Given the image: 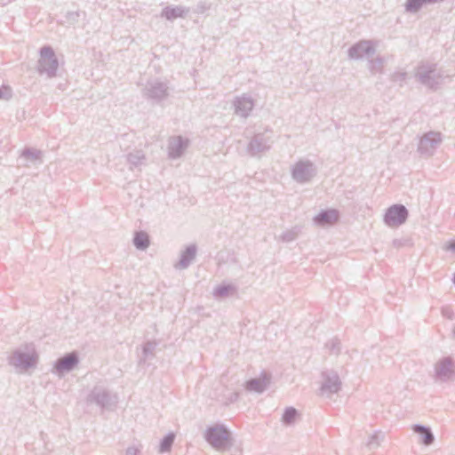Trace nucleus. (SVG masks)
<instances>
[{
	"label": "nucleus",
	"instance_id": "nucleus-1",
	"mask_svg": "<svg viewBox=\"0 0 455 455\" xmlns=\"http://www.w3.org/2000/svg\"><path fill=\"white\" fill-rule=\"evenodd\" d=\"M206 442L218 451H228L234 445L232 434L222 424L208 427L204 432Z\"/></svg>",
	"mask_w": 455,
	"mask_h": 455
},
{
	"label": "nucleus",
	"instance_id": "nucleus-2",
	"mask_svg": "<svg viewBox=\"0 0 455 455\" xmlns=\"http://www.w3.org/2000/svg\"><path fill=\"white\" fill-rule=\"evenodd\" d=\"M448 76H444L443 72L433 63H421L415 71L416 80L432 91H436L443 79Z\"/></svg>",
	"mask_w": 455,
	"mask_h": 455
},
{
	"label": "nucleus",
	"instance_id": "nucleus-3",
	"mask_svg": "<svg viewBox=\"0 0 455 455\" xmlns=\"http://www.w3.org/2000/svg\"><path fill=\"white\" fill-rule=\"evenodd\" d=\"M38 355L34 348L25 350L22 348L15 349L9 356L8 363L19 371H25L36 366Z\"/></svg>",
	"mask_w": 455,
	"mask_h": 455
},
{
	"label": "nucleus",
	"instance_id": "nucleus-4",
	"mask_svg": "<svg viewBox=\"0 0 455 455\" xmlns=\"http://www.w3.org/2000/svg\"><path fill=\"white\" fill-rule=\"evenodd\" d=\"M432 378L435 383H448L455 380V360L453 357L443 356L433 367Z\"/></svg>",
	"mask_w": 455,
	"mask_h": 455
},
{
	"label": "nucleus",
	"instance_id": "nucleus-5",
	"mask_svg": "<svg viewBox=\"0 0 455 455\" xmlns=\"http://www.w3.org/2000/svg\"><path fill=\"white\" fill-rule=\"evenodd\" d=\"M86 402L94 403L102 410H112L117 403V396L102 386H95L88 395Z\"/></svg>",
	"mask_w": 455,
	"mask_h": 455
},
{
	"label": "nucleus",
	"instance_id": "nucleus-6",
	"mask_svg": "<svg viewBox=\"0 0 455 455\" xmlns=\"http://www.w3.org/2000/svg\"><path fill=\"white\" fill-rule=\"evenodd\" d=\"M59 61L53 49L45 45L40 49V58L37 70L39 74H46L47 77L52 78L57 76Z\"/></svg>",
	"mask_w": 455,
	"mask_h": 455
},
{
	"label": "nucleus",
	"instance_id": "nucleus-7",
	"mask_svg": "<svg viewBox=\"0 0 455 455\" xmlns=\"http://www.w3.org/2000/svg\"><path fill=\"white\" fill-rule=\"evenodd\" d=\"M274 143L272 131L256 133L247 145L246 151L251 156H256L268 151Z\"/></svg>",
	"mask_w": 455,
	"mask_h": 455
},
{
	"label": "nucleus",
	"instance_id": "nucleus-8",
	"mask_svg": "<svg viewBox=\"0 0 455 455\" xmlns=\"http://www.w3.org/2000/svg\"><path fill=\"white\" fill-rule=\"evenodd\" d=\"M443 137L439 132L430 131L424 133L418 144V152L424 157L432 156L442 143Z\"/></svg>",
	"mask_w": 455,
	"mask_h": 455
},
{
	"label": "nucleus",
	"instance_id": "nucleus-9",
	"mask_svg": "<svg viewBox=\"0 0 455 455\" xmlns=\"http://www.w3.org/2000/svg\"><path fill=\"white\" fill-rule=\"evenodd\" d=\"M316 175V168L309 160H299L291 168V177L298 183L309 182Z\"/></svg>",
	"mask_w": 455,
	"mask_h": 455
},
{
	"label": "nucleus",
	"instance_id": "nucleus-10",
	"mask_svg": "<svg viewBox=\"0 0 455 455\" xmlns=\"http://www.w3.org/2000/svg\"><path fill=\"white\" fill-rule=\"evenodd\" d=\"M322 384L320 394L330 397L333 394H337L341 388V380L337 371L333 370H326L322 371Z\"/></svg>",
	"mask_w": 455,
	"mask_h": 455
},
{
	"label": "nucleus",
	"instance_id": "nucleus-11",
	"mask_svg": "<svg viewBox=\"0 0 455 455\" xmlns=\"http://www.w3.org/2000/svg\"><path fill=\"white\" fill-rule=\"evenodd\" d=\"M79 363V355L76 351L65 354L58 358L52 368V373L59 377L64 376L66 373L72 371Z\"/></svg>",
	"mask_w": 455,
	"mask_h": 455
},
{
	"label": "nucleus",
	"instance_id": "nucleus-12",
	"mask_svg": "<svg viewBox=\"0 0 455 455\" xmlns=\"http://www.w3.org/2000/svg\"><path fill=\"white\" fill-rule=\"evenodd\" d=\"M143 95L158 103L169 96V87L165 83L158 80L149 81L143 89Z\"/></svg>",
	"mask_w": 455,
	"mask_h": 455
},
{
	"label": "nucleus",
	"instance_id": "nucleus-13",
	"mask_svg": "<svg viewBox=\"0 0 455 455\" xmlns=\"http://www.w3.org/2000/svg\"><path fill=\"white\" fill-rule=\"evenodd\" d=\"M409 212L403 204H394L387 210L384 222L391 228L399 227L406 221Z\"/></svg>",
	"mask_w": 455,
	"mask_h": 455
},
{
	"label": "nucleus",
	"instance_id": "nucleus-14",
	"mask_svg": "<svg viewBox=\"0 0 455 455\" xmlns=\"http://www.w3.org/2000/svg\"><path fill=\"white\" fill-rule=\"evenodd\" d=\"M19 166L29 168L37 166L43 163V152L39 149L27 147L18 157Z\"/></svg>",
	"mask_w": 455,
	"mask_h": 455
},
{
	"label": "nucleus",
	"instance_id": "nucleus-15",
	"mask_svg": "<svg viewBox=\"0 0 455 455\" xmlns=\"http://www.w3.org/2000/svg\"><path fill=\"white\" fill-rule=\"evenodd\" d=\"M375 47L371 41L362 40L353 44L347 51L351 60H360L364 56H371L375 53Z\"/></svg>",
	"mask_w": 455,
	"mask_h": 455
},
{
	"label": "nucleus",
	"instance_id": "nucleus-16",
	"mask_svg": "<svg viewBox=\"0 0 455 455\" xmlns=\"http://www.w3.org/2000/svg\"><path fill=\"white\" fill-rule=\"evenodd\" d=\"M233 106L237 116L246 118L254 108V100L251 96L243 94L242 96L235 97Z\"/></svg>",
	"mask_w": 455,
	"mask_h": 455
},
{
	"label": "nucleus",
	"instance_id": "nucleus-17",
	"mask_svg": "<svg viewBox=\"0 0 455 455\" xmlns=\"http://www.w3.org/2000/svg\"><path fill=\"white\" fill-rule=\"evenodd\" d=\"M188 146V140L181 136L171 137L168 141V156L176 159L180 157Z\"/></svg>",
	"mask_w": 455,
	"mask_h": 455
},
{
	"label": "nucleus",
	"instance_id": "nucleus-18",
	"mask_svg": "<svg viewBox=\"0 0 455 455\" xmlns=\"http://www.w3.org/2000/svg\"><path fill=\"white\" fill-rule=\"evenodd\" d=\"M411 429L415 434L419 435V442L421 444L429 446L434 443L435 438L429 427L421 424H414L412 425Z\"/></svg>",
	"mask_w": 455,
	"mask_h": 455
},
{
	"label": "nucleus",
	"instance_id": "nucleus-19",
	"mask_svg": "<svg viewBox=\"0 0 455 455\" xmlns=\"http://www.w3.org/2000/svg\"><path fill=\"white\" fill-rule=\"evenodd\" d=\"M196 245L189 244L186 247V249L181 252L180 260L174 265V267L177 269H185L188 268L191 262L195 259L196 255Z\"/></svg>",
	"mask_w": 455,
	"mask_h": 455
},
{
	"label": "nucleus",
	"instance_id": "nucleus-20",
	"mask_svg": "<svg viewBox=\"0 0 455 455\" xmlns=\"http://www.w3.org/2000/svg\"><path fill=\"white\" fill-rule=\"evenodd\" d=\"M339 220V212L335 209L321 211L315 218L314 221L318 226L331 225Z\"/></svg>",
	"mask_w": 455,
	"mask_h": 455
},
{
	"label": "nucleus",
	"instance_id": "nucleus-21",
	"mask_svg": "<svg viewBox=\"0 0 455 455\" xmlns=\"http://www.w3.org/2000/svg\"><path fill=\"white\" fill-rule=\"evenodd\" d=\"M269 384V378L263 373L259 378H253L246 381L245 387L248 391L263 393Z\"/></svg>",
	"mask_w": 455,
	"mask_h": 455
},
{
	"label": "nucleus",
	"instance_id": "nucleus-22",
	"mask_svg": "<svg viewBox=\"0 0 455 455\" xmlns=\"http://www.w3.org/2000/svg\"><path fill=\"white\" fill-rule=\"evenodd\" d=\"M188 12V9L183 6H167L162 10L161 16L168 20H173L177 18H183Z\"/></svg>",
	"mask_w": 455,
	"mask_h": 455
},
{
	"label": "nucleus",
	"instance_id": "nucleus-23",
	"mask_svg": "<svg viewBox=\"0 0 455 455\" xmlns=\"http://www.w3.org/2000/svg\"><path fill=\"white\" fill-rule=\"evenodd\" d=\"M237 287L232 283H221L216 286L212 291L214 298L220 299L233 295L236 292Z\"/></svg>",
	"mask_w": 455,
	"mask_h": 455
},
{
	"label": "nucleus",
	"instance_id": "nucleus-24",
	"mask_svg": "<svg viewBox=\"0 0 455 455\" xmlns=\"http://www.w3.org/2000/svg\"><path fill=\"white\" fill-rule=\"evenodd\" d=\"M127 162L130 164V169L140 167L145 164L146 156L142 150H134L126 156Z\"/></svg>",
	"mask_w": 455,
	"mask_h": 455
},
{
	"label": "nucleus",
	"instance_id": "nucleus-25",
	"mask_svg": "<svg viewBox=\"0 0 455 455\" xmlns=\"http://www.w3.org/2000/svg\"><path fill=\"white\" fill-rule=\"evenodd\" d=\"M149 235L144 231H138L133 237V244L136 249L145 251L149 246Z\"/></svg>",
	"mask_w": 455,
	"mask_h": 455
},
{
	"label": "nucleus",
	"instance_id": "nucleus-26",
	"mask_svg": "<svg viewBox=\"0 0 455 455\" xmlns=\"http://www.w3.org/2000/svg\"><path fill=\"white\" fill-rule=\"evenodd\" d=\"M156 342L147 341L142 347V355L140 358L139 363H145L148 360H150L155 355V349L156 347Z\"/></svg>",
	"mask_w": 455,
	"mask_h": 455
},
{
	"label": "nucleus",
	"instance_id": "nucleus-27",
	"mask_svg": "<svg viewBox=\"0 0 455 455\" xmlns=\"http://www.w3.org/2000/svg\"><path fill=\"white\" fill-rule=\"evenodd\" d=\"M174 441L175 434L173 432H170L166 435H164L163 439L160 441L159 452L164 453L171 451Z\"/></svg>",
	"mask_w": 455,
	"mask_h": 455
},
{
	"label": "nucleus",
	"instance_id": "nucleus-28",
	"mask_svg": "<svg viewBox=\"0 0 455 455\" xmlns=\"http://www.w3.org/2000/svg\"><path fill=\"white\" fill-rule=\"evenodd\" d=\"M298 416V411L294 407H287L282 417V421L284 425L290 426L295 422Z\"/></svg>",
	"mask_w": 455,
	"mask_h": 455
},
{
	"label": "nucleus",
	"instance_id": "nucleus-29",
	"mask_svg": "<svg viewBox=\"0 0 455 455\" xmlns=\"http://www.w3.org/2000/svg\"><path fill=\"white\" fill-rule=\"evenodd\" d=\"M299 233H300V228L299 226H295L292 228L284 231L280 235V240L284 243L292 242L298 237Z\"/></svg>",
	"mask_w": 455,
	"mask_h": 455
},
{
	"label": "nucleus",
	"instance_id": "nucleus-30",
	"mask_svg": "<svg viewBox=\"0 0 455 455\" xmlns=\"http://www.w3.org/2000/svg\"><path fill=\"white\" fill-rule=\"evenodd\" d=\"M324 347L330 355H338L341 351L340 340L337 338H333L325 343Z\"/></svg>",
	"mask_w": 455,
	"mask_h": 455
},
{
	"label": "nucleus",
	"instance_id": "nucleus-31",
	"mask_svg": "<svg viewBox=\"0 0 455 455\" xmlns=\"http://www.w3.org/2000/svg\"><path fill=\"white\" fill-rule=\"evenodd\" d=\"M384 67V59L382 57H377L369 60V69L372 75L382 73Z\"/></svg>",
	"mask_w": 455,
	"mask_h": 455
},
{
	"label": "nucleus",
	"instance_id": "nucleus-32",
	"mask_svg": "<svg viewBox=\"0 0 455 455\" xmlns=\"http://www.w3.org/2000/svg\"><path fill=\"white\" fill-rule=\"evenodd\" d=\"M426 3H427V0H407L405 10L408 12H417Z\"/></svg>",
	"mask_w": 455,
	"mask_h": 455
},
{
	"label": "nucleus",
	"instance_id": "nucleus-33",
	"mask_svg": "<svg viewBox=\"0 0 455 455\" xmlns=\"http://www.w3.org/2000/svg\"><path fill=\"white\" fill-rule=\"evenodd\" d=\"M384 435L380 432H376L370 436L367 442V447L370 450L376 449L380 445V442L383 440Z\"/></svg>",
	"mask_w": 455,
	"mask_h": 455
},
{
	"label": "nucleus",
	"instance_id": "nucleus-34",
	"mask_svg": "<svg viewBox=\"0 0 455 455\" xmlns=\"http://www.w3.org/2000/svg\"><path fill=\"white\" fill-rule=\"evenodd\" d=\"M12 92L10 86L3 85L0 86V100H8L12 98Z\"/></svg>",
	"mask_w": 455,
	"mask_h": 455
},
{
	"label": "nucleus",
	"instance_id": "nucleus-35",
	"mask_svg": "<svg viewBox=\"0 0 455 455\" xmlns=\"http://www.w3.org/2000/svg\"><path fill=\"white\" fill-rule=\"evenodd\" d=\"M142 445L140 444L139 446H129L125 451V455H140L141 453Z\"/></svg>",
	"mask_w": 455,
	"mask_h": 455
},
{
	"label": "nucleus",
	"instance_id": "nucleus-36",
	"mask_svg": "<svg viewBox=\"0 0 455 455\" xmlns=\"http://www.w3.org/2000/svg\"><path fill=\"white\" fill-rule=\"evenodd\" d=\"M79 12H68L66 14V20L69 24H74L78 21Z\"/></svg>",
	"mask_w": 455,
	"mask_h": 455
},
{
	"label": "nucleus",
	"instance_id": "nucleus-37",
	"mask_svg": "<svg viewBox=\"0 0 455 455\" xmlns=\"http://www.w3.org/2000/svg\"><path fill=\"white\" fill-rule=\"evenodd\" d=\"M407 76L406 72H395L392 75V81L403 83Z\"/></svg>",
	"mask_w": 455,
	"mask_h": 455
},
{
	"label": "nucleus",
	"instance_id": "nucleus-38",
	"mask_svg": "<svg viewBox=\"0 0 455 455\" xmlns=\"http://www.w3.org/2000/svg\"><path fill=\"white\" fill-rule=\"evenodd\" d=\"M442 314L443 316L447 317L448 319H452V317H453V311L448 307H443L442 309Z\"/></svg>",
	"mask_w": 455,
	"mask_h": 455
},
{
	"label": "nucleus",
	"instance_id": "nucleus-39",
	"mask_svg": "<svg viewBox=\"0 0 455 455\" xmlns=\"http://www.w3.org/2000/svg\"><path fill=\"white\" fill-rule=\"evenodd\" d=\"M445 249L455 252V240L449 242L448 244L445 246Z\"/></svg>",
	"mask_w": 455,
	"mask_h": 455
},
{
	"label": "nucleus",
	"instance_id": "nucleus-40",
	"mask_svg": "<svg viewBox=\"0 0 455 455\" xmlns=\"http://www.w3.org/2000/svg\"><path fill=\"white\" fill-rule=\"evenodd\" d=\"M393 243H394V246H395V247H400L403 244L402 242L399 240H394Z\"/></svg>",
	"mask_w": 455,
	"mask_h": 455
},
{
	"label": "nucleus",
	"instance_id": "nucleus-41",
	"mask_svg": "<svg viewBox=\"0 0 455 455\" xmlns=\"http://www.w3.org/2000/svg\"><path fill=\"white\" fill-rule=\"evenodd\" d=\"M452 338H454V339H455V327H454V328H453V330H452Z\"/></svg>",
	"mask_w": 455,
	"mask_h": 455
},
{
	"label": "nucleus",
	"instance_id": "nucleus-42",
	"mask_svg": "<svg viewBox=\"0 0 455 455\" xmlns=\"http://www.w3.org/2000/svg\"><path fill=\"white\" fill-rule=\"evenodd\" d=\"M452 282L455 283V273L453 275Z\"/></svg>",
	"mask_w": 455,
	"mask_h": 455
}]
</instances>
